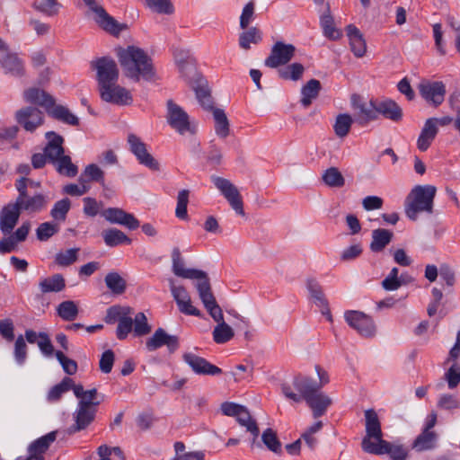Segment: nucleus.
<instances>
[{"label": "nucleus", "mask_w": 460, "mask_h": 460, "mask_svg": "<svg viewBox=\"0 0 460 460\" xmlns=\"http://www.w3.org/2000/svg\"><path fill=\"white\" fill-rule=\"evenodd\" d=\"M107 288L115 295H121L127 288L126 280L118 272H110L105 276Z\"/></svg>", "instance_id": "nucleus-44"}, {"label": "nucleus", "mask_w": 460, "mask_h": 460, "mask_svg": "<svg viewBox=\"0 0 460 460\" xmlns=\"http://www.w3.org/2000/svg\"><path fill=\"white\" fill-rule=\"evenodd\" d=\"M172 272L184 279H196L205 277V271L195 269H185L180 249L175 247L172 252Z\"/></svg>", "instance_id": "nucleus-20"}, {"label": "nucleus", "mask_w": 460, "mask_h": 460, "mask_svg": "<svg viewBox=\"0 0 460 460\" xmlns=\"http://www.w3.org/2000/svg\"><path fill=\"white\" fill-rule=\"evenodd\" d=\"M352 123L353 119L349 114H339L333 125L335 135L339 137H346L349 132Z\"/></svg>", "instance_id": "nucleus-50"}, {"label": "nucleus", "mask_w": 460, "mask_h": 460, "mask_svg": "<svg viewBox=\"0 0 460 460\" xmlns=\"http://www.w3.org/2000/svg\"><path fill=\"white\" fill-rule=\"evenodd\" d=\"M49 116L53 119L61 121L70 126H77L79 124V119L73 114L69 109L63 105L53 104L51 108L47 111Z\"/></svg>", "instance_id": "nucleus-34"}, {"label": "nucleus", "mask_w": 460, "mask_h": 460, "mask_svg": "<svg viewBox=\"0 0 460 460\" xmlns=\"http://www.w3.org/2000/svg\"><path fill=\"white\" fill-rule=\"evenodd\" d=\"M321 90V84L316 79L309 80L305 85L302 87L301 93L302 99L301 103L305 107H308L314 99H315Z\"/></svg>", "instance_id": "nucleus-42"}, {"label": "nucleus", "mask_w": 460, "mask_h": 460, "mask_svg": "<svg viewBox=\"0 0 460 460\" xmlns=\"http://www.w3.org/2000/svg\"><path fill=\"white\" fill-rule=\"evenodd\" d=\"M102 101L117 105H129L133 98L128 90L117 83H111L98 88Z\"/></svg>", "instance_id": "nucleus-12"}, {"label": "nucleus", "mask_w": 460, "mask_h": 460, "mask_svg": "<svg viewBox=\"0 0 460 460\" xmlns=\"http://www.w3.org/2000/svg\"><path fill=\"white\" fill-rule=\"evenodd\" d=\"M178 69L181 76L184 77L189 84H192V82L201 77L197 72L195 59L179 66Z\"/></svg>", "instance_id": "nucleus-59"}, {"label": "nucleus", "mask_w": 460, "mask_h": 460, "mask_svg": "<svg viewBox=\"0 0 460 460\" xmlns=\"http://www.w3.org/2000/svg\"><path fill=\"white\" fill-rule=\"evenodd\" d=\"M132 309L129 306L113 305L107 309L105 323L111 324L119 322V319L127 314H131Z\"/></svg>", "instance_id": "nucleus-53"}, {"label": "nucleus", "mask_w": 460, "mask_h": 460, "mask_svg": "<svg viewBox=\"0 0 460 460\" xmlns=\"http://www.w3.org/2000/svg\"><path fill=\"white\" fill-rule=\"evenodd\" d=\"M306 288L310 294V299L320 307L322 314H326L331 321L332 315L330 314L328 301L320 283L314 279H308L306 281Z\"/></svg>", "instance_id": "nucleus-21"}, {"label": "nucleus", "mask_w": 460, "mask_h": 460, "mask_svg": "<svg viewBox=\"0 0 460 460\" xmlns=\"http://www.w3.org/2000/svg\"><path fill=\"white\" fill-rule=\"evenodd\" d=\"M93 12L95 13V22L104 31L118 35L122 30L126 29V25L119 24L102 6L94 7Z\"/></svg>", "instance_id": "nucleus-22"}, {"label": "nucleus", "mask_w": 460, "mask_h": 460, "mask_svg": "<svg viewBox=\"0 0 460 460\" xmlns=\"http://www.w3.org/2000/svg\"><path fill=\"white\" fill-rule=\"evenodd\" d=\"M51 164L55 166L58 173L67 177H75L78 172L77 166L72 163L70 156L65 154Z\"/></svg>", "instance_id": "nucleus-40"}, {"label": "nucleus", "mask_w": 460, "mask_h": 460, "mask_svg": "<svg viewBox=\"0 0 460 460\" xmlns=\"http://www.w3.org/2000/svg\"><path fill=\"white\" fill-rule=\"evenodd\" d=\"M46 137L49 139V142L44 148V153L48 157V160L50 163H53L64 154V138L53 131L48 132L46 134Z\"/></svg>", "instance_id": "nucleus-29"}, {"label": "nucleus", "mask_w": 460, "mask_h": 460, "mask_svg": "<svg viewBox=\"0 0 460 460\" xmlns=\"http://www.w3.org/2000/svg\"><path fill=\"white\" fill-rule=\"evenodd\" d=\"M213 340L217 344H224L233 339L234 332L225 321L217 323L213 332Z\"/></svg>", "instance_id": "nucleus-43"}, {"label": "nucleus", "mask_w": 460, "mask_h": 460, "mask_svg": "<svg viewBox=\"0 0 460 460\" xmlns=\"http://www.w3.org/2000/svg\"><path fill=\"white\" fill-rule=\"evenodd\" d=\"M23 98L26 102L41 106L45 108L46 111L55 104V99L50 94L39 88L32 87L25 90Z\"/></svg>", "instance_id": "nucleus-25"}, {"label": "nucleus", "mask_w": 460, "mask_h": 460, "mask_svg": "<svg viewBox=\"0 0 460 460\" xmlns=\"http://www.w3.org/2000/svg\"><path fill=\"white\" fill-rule=\"evenodd\" d=\"M436 191V187L432 185L415 186L405 199L406 216L416 220L420 212L431 213Z\"/></svg>", "instance_id": "nucleus-3"}, {"label": "nucleus", "mask_w": 460, "mask_h": 460, "mask_svg": "<svg viewBox=\"0 0 460 460\" xmlns=\"http://www.w3.org/2000/svg\"><path fill=\"white\" fill-rule=\"evenodd\" d=\"M55 356L65 373L69 376L75 375L77 372L78 366L77 363L69 358H67L62 351L58 350L55 352Z\"/></svg>", "instance_id": "nucleus-61"}, {"label": "nucleus", "mask_w": 460, "mask_h": 460, "mask_svg": "<svg viewBox=\"0 0 460 460\" xmlns=\"http://www.w3.org/2000/svg\"><path fill=\"white\" fill-rule=\"evenodd\" d=\"M61 4L58 0H34L33 7L46 16L52 17L58 13Z\"/></svg>", "instance_id": "nucleus-46"}, {"label": "nucleus", "mask_w": 460, "mask_h": 460, "mask_svg": "<svg viewBox=\"0 0 460 460\" xmlns=\"http://www.w3.org/2000/svg\"><path fill=\"white\" fill-rule=\"evenodd\" d=\"M16 119L27 131L32 132L43 123V113L35 107H26L17 111Z\"/></svg>", "instance_id": "nucleus-18"}, {"label": "nucleus", "mask_w": 460, "mask_h": 460, "mask_svg": "<svg viewBox=\"0 0 460 460\" xmlns=\"http://www.w3.org/2000/svg\"><path fill=\"white\" fill-rule=\"evenodd\" d=\"M59 230L58 225L51 222H45L41 223L37 230H36V235L37 238L41 241L45 242L49 240L50 237H52L55 234H57Z\"/></svg>", "instance_id": "nucleus-56"}, {"label": "nucleus", "mask_w": 460, "mask_h": 460, "mask_svg": "<svg viewBox=\"0 0 460 460\" xmlns=\"http://www.w3.org/2000/svg\"><path fill=\"white\" fill-rule=\"evenodd\" d=\"M57 431H51L45 436L34 440L28 447L29 454L44 458L43 455L49 448V446L56 440Z\"/></svg>", "instance_id": "nucleus-33"}, {"label": "nucleus", "mask_w": 460, "mask_h": 460, "mask_svg": "<svg viewBox=\"0 0 460 460\" xmlns=\"http://www.w3.org/2000/svg\"><path fill=\"white\" fill-rule=\"evenodd\" d=\"M261 441L270 451L275 454L281 453V442L272 429L268 428L262 432Z\"/></svg>", "instance_id": "nucleus-49"}, {"label": "nucleus", "mask_w": 460, "mask_h": 460, "mask_svg": "<svg viewBox=\"0 0 460 460\" xmlns=\"http://www.w3.org/2000/svg\"><path fill=\"white\" fill-rule=\"evenodd\" d=\"M108 222L123 226L129 230H135L139 227L140 223L133 214L128 213L119 208H109L101 212Z\"/></svg>", "instance_id": "nucleus-15"}, {"label": "nucleus", "mask_w": 460, "mask_h": 460, "mask_svg": "<svg viewBox=\"0 0 460 460\" xmlns=\"http://www.w3.org/2000/svg\"><path fill=\"white\" fill-rule=\"evenodd\" d=\"M71 207V202L67 198H65L61 200L57 201L51 211L50 215L51 217L56 220H62L64 221L66 219V214L68 213Z\"/></svg>", "instance_id": "nucleus-57"}, {"label": "nucleus", "mask_w": 460, "mask_h": 460, "mask_svg": "<svg viewBox=\"0 0 460 460\" xmlns=\"http://www.w3.org/2000/svg\"><path fill=\"white\" fill-rule=\"evenodd\" d=\"M0 62L6 74H10L13 76H22L24 75L22 61L16 54H10L7 47L5 53L0 52Z\"/></svg>", "instance_id": "nucleus-26"}, {"label": "nucleus", "mask_w": 460, "mask_h": 460, "mask_svg": "<svg viewBox=\"0 0 460 460\" xmlns=\"http://www.w3.org/2000/svg\"><path fill=\"white\" fill-rule=\"evenodd\" d=\"M221 411L226 416L235 417L237 422L252 434V448L261 447V444L257 441L260 435L259 427L245 407L234 402H226L221 404Z\"/></svg>", "instance_id": "nucleus-4"}, {"label": "nucleus", "mask_w": 460, "mask_h": 460, "mask_svg": "<svg viewBox=\"0 0 460 460\" xmlns=\"http://www.w3.org/2000/svg\"><path fill=\"white\" fill-rule=\"evenodd\" d=\"M364 414L366 434L361 442L362 449L368 454L385 455L389 442L383 439L381 422L376 411L368 409L365 411Z\"/></svg>", "instance_id": "nucleus-2"}, {"label": "nucleus", "mask_w": 460, "mask_h": 460, "mask_svg": "<svg viewBox=\"0 0 460 460\" xmlns=\"http://www.w3.org/2000/svg\"><path fill=\"white\" fill-rule=\"evenodd\" d=\"M437 406L446 411L460 409V401L454 395L444 394L438 398Z\"/></svg>", "instance_id": "nucleus-62"}, {"label": "nucleus", "mask_w": 460, "mask_h": 460, "mask_svg": "<svg viewBox=\"0 0 460 460\" xmlns=\"http://www.w3.org/2000/svg\"><path fill=\"white\" fill-rule=\"evenodd\" d=\"M323 182L332 188H341L345 184V179L336 167H330L323 173Z\"/></svg>", "instance_id": "nucleus-48"}, {"label": "nucleus", "mask_w": 460, "mask_h": 460, "mask_svg": "<svg viewBox=\"0 0 460 460\" xmlns=\"http://www.w3.org/2000/svg\"><path fill=\"white\" fill-rule=\"evenodd\" d=\"M320 26L324 37L331 40H338L342 36L341 31L335 26L334 18L331 13L329 4H326L325 12L320 16Z\"/></svg>", "instance_id": "nucleus-28"}, {"label": "nucleus", "mask_w": 460, "mask_h": 460, "mask_svg": "<svg viewBox=\"0 0 460 460\" xmlns=\"http://www.w3.org/2000/svg\"><path fill=\"white\" fill-rule=\"evenodd\" d=\"M182 359L196 375L218 376L222 373L221 368L195 353L185 352L182 355Z\"/></svg>", "instance_id": "nucleus-14"}, {"label": "nucleus", "mask_w": 460, "mask_h": 460, "mask_svg": "<svg viewBox=\"0 0 460 460\" xmlns=\"http://www.w3.org/2000/svg\"><path fill=\"white\" fill-rule=\"evenodd\" d=\"M73 386V379L70 377H64L62 381L54 385L47 394V400L49 402H55L59 401L62 394L71 390Z\"/></svg>", "instance_id": "nucleus-47"}, {"label": "nucleus", "mask_w": 460, "mask_h": 460, "mask_svg": "<svg viewBox=\"0 0 460 460\" xmlns=\"http://www.w3.org/2000/svg\"><path fill=\"white\" fill-rule=\"evenodd\" d=\"M79 313L77 305L72 300L60 303L57 307L58 315L64 321H74Z\"/></svg>", "instance_id": "nucleus-45"}, {"label": "nucleus", "mask_w": 460, "mask_h": 460, "mask_svg": "<svg viewBox=\"0 0 460 460\" xmlns=\"http://www.w3.org/2000/svg\"><path fill=\"white\" fill-rule=\"evenodd\" d=\"M167 122L179 134H194L195 125L190 120L188 113L172 100L167 102Z\"/></svg>", "instance_id": "nucleus-6"}, {"label": "nucleus", "mask_w": 460, "mask_h": 460, "mask_svg": "<svg viewBox=\"0 0 460 460\" xmlns=\"http://www.w3.org/2000/svg\"><path fill=\"white\" fill-rule=\"evenodd\" d=\"M13 355L19 365L24 363L27 358V345L22 335H19L14 342Z\"/></svg>", "instance_id": "nucleus-63"}, {"label": "nucleus", "mask_w": 460, "mask_h": 460, "mask_svg": "<svg viewBox=\"0 0 460 460\" xmlns=\"http://www.w3.org/2000/svg\"><path fill=\"white\" fill-rule=\"evenodd\" d=\"M434 119H427L417 140V147L424 152L435 139L438 128L434 126Z\"/></svg>", "instance_id": "nucleus-31"}, {"label": "nucleus", "mask_w": 460, "mask_h": 460, "mask_svg": "<svg viewBox=\"0 0 460 460\" xmlns=\"http://www.w3.org/2000/svg\"><path fill=\"white\" fill-rule=\"evenodd\" d=\"M96 411V407L85 402H78L77 408L73 413L75 424L70 427V431L77 432L88 427L93 421Z\"/></svg>", "instance_id": "nucleus-16"}, {"label": "nucleus", "mask_w": 460, "mask_h": 460, "mask_svg": "<svg viewBox=\"0 0 460 460\" xmlns=\"http://www.w3.org/2000/svg\"><path fill=\"white\" fill-rule=\"evenodd\" d=\"M117 57L126 77L139 82H155L158 75L152 58L142 49L128 46L117 49Z\"/></svg>", "instance_id": "nucleus-1"}, {"label": "nucleus", "mask_w": 460, "mask_h": 460, "mask_svg": "<svg viewBox=\"0 0 460 460\" xmlns=\"http://www.w3.org/2000/svg\"><path fill=\"white\" fill-rule=\"evenodd\" d=\"M212 181L235 213L243 217L245 215L243 202L236 186L229 180L222 177H213Z\"/></svg>", "instance_id": "nucleus-7"}, {"label": "nucleus", "mask_w": 460, "mask_h": 460, "mask_svg": "<svg viewBox=\"0 0 460 460\" xmlns=\"http://www.w3.org/2000/svg\"><path fill=\"white\" fill-rule=\"evenodd\" d=\"M305 401L312 410L313 416L315 419L324 415L332 403V399L323 393H320L319 390L311 392Z\"/></svg>", "instance_id": "nucleus-23"}, {"label": "nucleus", "mask_w": 460, "mask_h": 460, "mask_svg": "<svg viewBox=\"0 0 460 460\" xmlns=\"http://www.w3.org/2000/svg\"><path fill=\"white\" fill-rule=\"evenodd\" d=\"M438 434L435 431L421 430L412 443V449L417 452L428 451L436 448Z\"/></svg>", "instance_id": "nucleus-30"}, {"label": "nucleus", "mask_w": 460, "mask_h": 460, "mask_svg": "<svg viewBox=\"0 0 460 460\" xmlns=\"http://www.w3.org/2000/svg\"><path fill=\"white\" fill-rule=\"evenodd\" d=\"M213 117L215 119V132L221 137L226 138L230 133L228 119L222 109H215L213 111Z\"/></svg>", "instance_id": "nucleus-41"}, {"label": "nucleus", "mask_w": 460, "mask_h": 460, "mask_svg": "<svg viewBox=\"0 0 460 460\" xmlns=\"http://www.w3.org/2000/svg\"><path fill=\"white\" fill-rule=\"evenodd\" d=\"M78 248H72L57 253L55 257V262L62 267H66L77 261L78 258Z\"/></svg>", "instance_id": "nucleus-55"}, {"label": "nucleus", "mask_w": 460, "mask_h": 460, "mask_svg": "<svg viewBox=\"0 0 460 460\" xmlns=\"http://www.w3.org/2000/svg\"><path fill=\"white\" fill-rule=\"evenodd\" d=\"M296 47L283 41H277L270 49L269 57L265 59L264 65L270 68H277L287 65L295 56Z\"/></svg>", "instance_id": "nucleus-10"}, {"label": "nucleus", "mask_w": 460, "mask_h": 460, "mask_svg": "<svg viewBox=\"0 0 460 460\" xmlns=\"http://www.w3.org/2000/svg\"><path fill=\"white\" fill-rule=\"evenodd\" d=\"M189 194L190 191L188 190H182L178 193L175 215L180 219L188 218L187 206L189 203Z\"/></svg>", "instance_id": "nucleus-58"}, {"label": "nucleus", "mask_w": 460, "mask_h": 460, "mask_svg": "<svg viewBox=\"0 0 460 460\" xmlns=\"http://www.w3.org/2000/svg\"><path fill=\"white\" fill-rule=\"evenodd\" d=\"M393 239V233L387 229L377 228L372 231L370 250L374 252H382Z\"/></svg>", "instance_id": "nucleus-37"}, {"label": "nucleus", "mask_w": 460, "mask_h": 460, "mask_svg": "<svg viewBox=\"0 0 460 460\" xmlns=\"http://www.w3.org/2000/svg\"><path fill=\"white\" fill-rule=\"evenodd\" d=\"M66 288V281L61 274H54L49 278H43L39 282L40 293L60 292Z\"/></svg>", "instance_id": "nucleus-35"}, {"label": "nucleus", "mask_w": 460, "mask_h": 460, "mask_svg": "<svg viewBox=\"0 0 460 460\" xmlns=\"http://www.w3.org/2000/svg\"><path fill=\"white\" fill-rule=\"evenodd\" d=\"M104 243L107 246L114 247L119 244H130L131 239L128 237L121 230L110 228L102 233Z\"/></svg>", "instance_id": "nucleus-39"}, {"label": "nucleus", "mask_w": 460, "mask_h": 460, "mask_svg": "<svg viewBox=\"0 0 460 460\" xmlns=\"http://www.w3.org/2000/svg\"><path fill=\"white\" fill-rule=\"evenodd\" d=\"M255 5L252 1L246 4L240 16V27L243 30L249 28L250 23L254 19Z\"/></svg>", "instance_id": "nucleus-64"}, {"label": "nucleus", "mask_w": 460, "mask_h": 460, "mask_svg": "<svg viewBox=\"0 0 460 460\" xmlns=\"http://www.w3.org/2000/svg\"><path fill=\"white\" fill-rule=\"evenodd\" d=\"M199 282L196 284V288L199 292L200 300L202 301L205 308L216 304V298L212 293L211 286L207 273L205 272L204 278L197 279Z\"/></svg>", "instance_id": "nucleus-38"}, {"label": "nucleus", "mask_w": 460, "mask_h": 460, "mask_svg": "<svg viewBox=\"0 0 460 460\" xmlns=\"http://www.w3.org/2000/svg\"><path fill=\"white\" fill-rule=\"evenodd\" d=\"M375 109L376 111H377V114H382L385 118L393 121H399L402 119V109L392 100H385L376 102Z\"/></svg>", "instance_id": "nucleus-32"}, {"label": "nucleus", "mask_w": 460, "mask_h": 460, "mask_svg": "<svg viewBox=\"0 0 460 460\" xmlns=\"http://www.w3.org/2000/svg\"><path fill=\"white\" fill-rule=\"evenodd\" d=\"M133 330V319L127 314L118 322L116 335L119 340H125Z\"/></svg>", "instance_id": "nucleus-60"}, {"label": "nucleus", "mask_w": 460, "mask_h": 460, "mask_svg": "<svg viewBox=\"0 0 460 460\" xmlns=\"http://www.w3.org/2000/svg\"><path fill=\"white\" fill-rule=\"evenodd\" d=\"M92 66L96 70L98 88L108 84L117 83L119 69L112 58L107 57L98 58L92 62Z\"/></svg>", "instance_id": "nucleus-8"}, {"label": "nucleus", "mask_w": 460, "mask_h": 460, "mask_svg": "<svg viewBox=\"0 0 460 460\" xmlns=\"http://www.w3.org/2000/svg\"><path fill=\"white\" fill-rule=\"evenodd\" d=\"M164 345L170 351H174L179 347V340L177 336L167 334L162 328H158L146 342V347L149 351H154Z\"/></svg>", "instance_id": "nucleus-17"}, {"label": "nucleus", "mask_w": 460, "mask_h": 460, "mask_svg": "<svg viewBox=\"0 0 460 460\" xmlns=\"http://www.w3.org/2000/svg\"><path fill=\"white\" fill-rule=\"evenodd\" d=\"M21 210L14 202L4 206L0 211V231L4 234L13 232L18 223Z\"/></svg>", "instance_id": "nucleus-19"}, {"label": "nucleus", "mask_w": 460, "mask_h": 460, "mask_svg": "<svg viewBox=\"0 0 460 460\" xmlns=\"http://www.w3.org/2000/svg\"><path fill=\"white\" fill-rule=\"evenodd\" d=\"M305 68L300 63H293L283 68L279 69V75L285 80L296 81L301 78Z\"/></svg>", "instance_id": "nucleus-51"}, {"label": "nucleus", "mask_w": 460, "mask_h": 460, "mask_svg": "<svg viewBox=\"0 0 460 460\" xmlns=\"http://www.w3.org/2000/svg\"><path fill=\"white\" fill-rule=\"evenodd\" d=\"M15 205L22 211L31 213H37L42 210L47 205L46 197L43 194L38 193L34 196H25L22 198H16Z\"/></svg>", "instance_id": "nucleus-24"}, {"label": "nucleus", "mask_w": 460, "mask_h": 460, "mask_svg": "<svg viewBox=\"0 0 460 460\" xmlns=\"http://www.w3.org/2000/svg\"><path fill=\"white\" fill-rule=\"evenodd\" d=\"M151 329L146 314L142 312L137 313L133 319V332L135 336H145L151 332Z\"/></svg>", "instance_id": "nucleus-54"}, {"label": "nucleus", "mask_w": 460, "mask_h": 460, "mask_svg": "<svg viewBox=\"0 0 460 460\" xmlns=\"http://www.w3.org/2000/svg\"><path fill=\"white\" fill-rule=\"evenodd\" d=\"M128 144L129 150L135 155L138 163L152 171H159L160 164L147 151L146 144L135 134H128Z\"/></svg>", "instance_id": "nucleus-11"}, {"label": "nucleus", "mask_w": 460, "mask_h": 460, "mask_svg": "<svg viewBox=\"0 0 460 460\" xmlns=\"http://www.w3.org/2000/svg\"><path fill=\"white\" fill-rule=\"evenodd\" d=\"M318 390H320V386L315 382L303 376H295L291 384L283 383L281 385V392L284 396L294 402L305 400L311 392Z\"/></svg>", "instance_id": "nucleus-5"}, {"label": "nucleus", "mask_w": 460, "mask_h": 460, "mask_svg": "<svg viewBox=\"0 0 460 460\" xmlns=\"http://www.w3.org/2000/svg\"><path fill=\"white\" fill-rule=\"evenodd\" d=\"M262 40V32L257 27H250L240 33L238 43L243 50L251 49V45H257Z\"/></svg>", "instance_id": "nucleus-36"}, {"label": "nucleus", "mask_w": 460, "mask_h": 460, "mask_svg": "<svg viewBox=\"0 0 460 460\" xmlns=\"http://www.w3.org/2000/svg\"><path fill=\"white\" fill-rule=\"evenodd\" d=\"M144 4L146 8L157 13L172 14L174 11L170 0H144Z\"/></svg>", "instance_id": "nucleus-52"}, {"label": "nucleus", "mask_w": 460, "mask_h": 460, "mask_svg": "<svg viewBox=\"0 0 460 460\" xmlns=\"http://www.w3.org/2000/svg\"><path fill=\"white\" fill-rule=\"evenodd\" d=\"M346 31L353 54L357 58L364 57L367 52V44L360 31L353 24L348 25Z\"/></svg>", "instance_id": "nucleus-27"}, {"label": "nucleus", "mask_w": 460, "mask_h": 460, "mask_svg": "<svg viewBox=\"0 0 460 460\" xmlns=\"http://www.w3.org/2000/svg\"><path fill=\"white\" fill-rule=\"evenodd\" d=\"M421 97L434 107L439 106L445 100L446 85L441 81H422L419 84Z\"/></svg>", "instance_id": "nucleus-13"}, {"label": "nucleus", "mask_w": 460, "mask_h": 460, "mask_svg": "<svg viewBox=\"0 0 460 460\" xmlns=\"http://www.w3.org/2000/svg\"><path fill=\"white\" fill-rule=\"evenodd\" d=\"M347 323L363 337H373L376 327L373 319L360 311H347L344 314Z\"/></svg>", "instance_id": "nucleus-9"}]
</instances>
